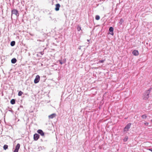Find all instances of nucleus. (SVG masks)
<instances>
[{
  "mask_svg": "<svg viewBox=\"0 0 152 152\" xmlns=\"http://www.w3.org/2000/svg\"><path fill=\"white\" fill-rule=\"evenodd\" d=\"M40 80V77L39 75L36 76L34 80V83H37Z\"/></svg>",
  "mask_w": 152,
  "mask_h": 152,
  "instance_id": "nucleus-3",
  "label": "nucleus"
},
{
  "mask_svg": "<svg viewBox=\"0 0 152 152\" xmlns=\"http://www.w3.org/2000/svg\"><path fill=\"white\" fill-rule=\"evenodd\" d=\"M141 117L143 119H146L147 118V116L146 115H142Z\"/></svg>",
  "mask_w": 152,
  "mask_h": 152,
  "instance_id": "nucleus-15",
  "label": "nucleus"
},
{
  "mask_svg": "<svg viewBox=\"0 0 152 152\" xmlns=\"http://www.w3.org/2000/svg\"><path fill=\"white\" fill-rule=\"evenodd\" d=\"M39 54H40L41 55H43L44 54V51L39 52Z\"/></svg>",
  "mask_w": 152,
  "mask_h": 152,
  "instance_id": "nucleus-24",
  "label": "nucleus"
},
{
  "mask_svg": "<svg viewBox=\"0 0 152 152\" xmlns=\"http://www.w3.org/2000/svg\"><path fill=\"white\" fill-rule=\"evenodd\" d=\"M77 30L78 31H80L81 30V28L79 26H78L77 27Z\"/></svg>",
  "mask_w": 152,
  "mask_h": 152,
  "instance_id": "nucleus-21",
  "label": "nucleus"
},
{
  "mask_svg": "<svg viewBox=\"0 0 152 152\" xmlns=\"http://www.w3.org/2000/svg\"><path fill=\"white\" fill-rule=\"evenodd\" d=\"M56 116V113H53L48 116V118L49 119H52L54 118H55Z\"/></svg>",
  "mask_w": 152,
  "mask_h": 152,
  "instance_id": "nucleus-7",
  "label": "nucleus"
},
{
  "mask_svg": "<svg viewBox=\"0 0 152 152\" xmlns=\"http://www.w3.org/2000/svg\"><path fill=\"white\" fill-rule=\"evenodd\" d=\"M53 2H52V5H53Z\"/></svg>",
  "mask_w": 152,
  "mask_h": 152,
  "instance_id": "nucleus-29",
  "label": "nucleus"
},
{
  "mask_svg": "<svg viewBox=\"0 0 152 152\" xmlns=\"http://www.w3.org/2000/svg\"><path fill=\"white\" fill-rule=\"evenodd\" d=\"M60 7V5L59 4H57L56 5V7L55 8V10L56 11H58L59 10V8Z\"/></svg>",
  "mask_w": 152,
  "mask_h": 152,
  "instance_id": "nucleus-6",
  "label": "nucleus"
},
{
  "mask_svg": "<svg viewBox=\"0 0 152 152\" xmlns=\"http://www.w3.org/2000/svg\"><path fill=\"white\" fill-rule=\"evenodd\" d=\"M10 103L12 104H14L15 103V100L14 99H12L10 101Z\"/></svg>",
  "mask_w": 152,
  "mask_h": 152,
  "instance_id": "nucleus-12",
  "label": "nucleus"
},
{
  "mask_svg": "<svg viewBox=\"0 0 152 152\" xmlns=\"http://www.w3.org/2000/svg\"><path fill=\"white\" fill-rule=\"evenodd\" d=\"M59 62H60V63L61 64H63V63L62 62V61H61V60H60L59 61Z\"/></svg>",
  "mask_w": 152,
  "mask_h": 152,
  "instance_id": "nucleus-26",
  "label": "nucleus"
},
{
  "mask_svg": "<svg viewBox=\"0 0 152 152\" xmlns=\"http://www.w3.org/2000/svg\"><path fill=\"white\" fill-rule=\"evenodd\" d=\"M20 147V144L19 143L17 144L15 147V149L18 150Z\"/></svg>",
  "mask_w": 152,
  "mask_h": 152,
  "instance_id": "nucleus-13",
  "label": "nucleus"
},
{
  "mask_svg": "<svg viewBox=\"0 0 152 152\" xmlns=\"http://www.w3.org/2000/svg\"><path fill=\"white\" fill-rule=\"evenodd\" d=\"M13 15H15L16 16H18L19 13L18 11L15 9H13L12 10L11 17Z\"/></svg>",
  "mask_w": 152,
  "mask_h": 152,
  "instance_id": "nucleus-1",
  "label": "nucleus"
},
{
  "mask_svg": "<svg viewBox=\"0 0 152 152\" xmlns=\"http://www.w3.org/2000/svg\"><path fill=\"white\" fill-rule=\"evenodd\" d=\"M151 122L152 123V119L151 121Z\"/></svg>",
  "mask_w": 152,
  "mask_h": 152,
  "instance_id": "nucleus-28",
  "label": "nucleus"
},
{
  "mask_svg": "<svg viewBox=\"0 0 152 152\" xmlns=\"http://www.w3.org/2000/svg\"><path fill=\"white\" fill-rule=\"evenodd\" d=\"M16 61L17 60L15 58H14L11 60V62L13 64L15 63Z\"/></svg>",
  "mask_w": 152,
  "mask_h": 152,
  "instance_id": "nucleus-10",
  "label": "nucleus"
},
{
  "mask_svg": "<svg viewBox=\"0 0 152 152\" xmlns=\"http://www.w3.org/2000/svg\"><path fill=\"white\" fill-rule=\"evenodd\" d=\"M131 125V123L128 124L124 128V131H128L130 128Z\"/></svg>",
  "mask_w": 152,
  "mask_h": 152,
  "instance_id": "nucleus-2",
  "label": "nucleus"
},
{
  "mask_svg": "<svg viewBox=\"0 0 152 152\" xmlns=\"http://www.w3.org/2000/svg\"><path fill=\"white\" fill-rule=\"evenodd\" d=\"M15 41H12L11 43V45L12 46H13L15 45Z\"/></svg>",
  "mask_w": 152,
  "mask_h": 152,
  "instance_id": "nucleus-20",
  "label": "nucleus"
},
{
  "mask_svg": "<svg viewBox=\"0 0 152 152\" xmlns=\"http://www.w3.org/2000/svg\"><path fill=\"white\" fill-rule=\"evenodd\" d=\"M95 19L96 20H99L100 19V17L98 15H96L95 17Z\"/></svg>",
  "mask_w": 152,
  "mask_h": 152,
  "instance_id": "nucleus-18",
  "label": "nucleus"
},
{
  "mask_svg": "<svg viewBox=\"0 0 152 152\" xmlns=\"http://www.w3.org/2000/svg\"><path fill=\"white\" fill-rule=\"evenodd\" d=\"M113 28L112 27H110L109 29V31L110 32V34L112 35H113Z\"/></svg>",
  "mask_w": 152,
  "mask_h": 152,
  "instance_id": "nucleus-9",
  "label": "nucleus"
},
{
  "mask_svg": "<svg viewBox=\"0 0 152 152\" xmlns=\"http://www.w3.org/2000/svg\"><path fill=\"white\" fill-rule=\"evenodd\" d=\"M149 97V94H148L146 95H145L144 97V99H148V98Z\"/></svg>",
  "mask_w": 152,
  "mask_h": 152,
  "instance_id": "nucleus-11",
  "label": "nucleus"
},
{
  "mask_svg": "<svg viewBox=\"0 0 152 152\" xmlns=\"http://www.w3.org/2000/svg\"><path fill=\"white\" fill-rule=\"evenodd\" d=\"M39 137V135L37 134H35L34 135V140H37Z\"/></svg>",
  "mask_w": 152,
  "mask_h": 152,
  "instance_id": "nucleus-4",
  "label": "nucleus"
},
{
  "mask_svg": "<svg viewBox=\"0 0 152 152\" xmlns=\"http://www.w3.org/2000/svg\"><path fill=\"white\" fill-rule=\"evenodd\" d=\"M3 148L4 150H6L8 148V145H5L3 147Z\"/></svg>",
  "mask_w": 152,
  "mask_h": 152,
  "instance_id": "nucleus-16",
  "label": "nucleus"
},
{
  "mask_svg": "<svg viewBox=\"0 0 152 152\" xmlns=\"http://www.w3.org/2000/svg\"><path fill=\"white\" fill-rule=\"evenodd\" d=\"M18 150L15 149L13 152H18Z\"/></svg>",
  "mask_w": 152,
  "mask_h": 152,
  "instance_id": "nucleus-25",
  "label": "nucleus"
},
{
  "mask_svg": "<svg viewBox=\"0 0 152 152\" xmlns=\"http://www.w3.org/2000/svg\"><path fill=\"white\" fill-rule=\"evenodd\" d=\"M105 59H104L103 60H100L99 61L97 64L99 63H103L105 61Z\"/></svg>",
  "mask_w": 152,
  "mask_h": 152,
  "instance_id": "nucleus-19",
  "label": "nucleus"
},
{
  "mask_svg": "<svg viewBox=\"0 0 152 152\" xmlns=\"http://www.w3.org/2000/svg\"><path fill=\"white\" fill-rule=\"evenodd\" d=\"M124 20H123V19L121 18L120 19V21L119 22V23L120 24V25H121L124 22Z\"/></svg>",
  "mask_w": 152,
  "mask_h": 152,
  "instance_id": "nucleus-14",
  "label": "nucleus"
},
{
  "mask_svg": "<svg viewBox=\"0 0 152 152\" xmlns=\"http://www.w3.org/2000/svg\"><path fill=\"white\" fill-rule=\"evenodd\" d=\"M148 150L152 152V148L149 149Z\"/></svg>",
  "mask_w": 152,
  "mask_h": 152,
  "instance_id": "nucleus-27",
  "label": "nucleus"
},
{
  "mask_svg": "<svg viewBox=\"0 0 152 152\" xmlns=\"http://www.w3.org/2000/svg\"><path fill=\"white\" fill-rule=\"evenodd\" d=\"M37 132L41 136H44V133L43 132V131L41 129H39L37 130Z\"/></svg>",
  "mask_w": 152,
  "mask_h": 152,
  "instance_id": "nucleus-5",
  "label": "nucleus"
},
{
  "mask_svg": "<svg viewBox=\"0 0 152 152\" xmlns=\"http://www.w3.org/2000/svg\"><path fill=\"white\" fill-rule=\"evenodd\" d=\"M23 94V93L21 91H20L18 93V95L19 96H21Z\"/></svg>",
  "mask_w": 152,
  "mask_h": 152,
  "instance_id": "nucleus-17",
  "label": "nucleus"
},
{
  "mask_svg": "<svg viewBox=\"0 0 152 152\" xmlns=\"http://www.w3.org/2000/svg\"><path fill=\"white\" fill-rule=\"evenodd\" d=\"M128 139V137H126L124 138L123 140L124 142H126L127 141Z\"/></svg>",
  "mask_w": 152,
  "mask_h": 152,
  "instance_id": "nucleus-22",
  "label": "nucleus"
},
{
  "mask_svg": "<svg viewBox=\"0 0 152 152\" xmlns=\"http://www.w3.org/2000/svg\"><path fill=\"white\" fill-rule=\"evenodd\" d=\"M144 124L146 126H148L149 124V123L146 121H145V122H144Z\"/></svg>",
  "mask_w": 152,
  "mask_h": 152,
  "instance_id": "nucleus-23",
  "label": "nucleus"
},
{
  "mask_svg": "<svg viewBox=\"0 0 152 152\" xmlns=\"http://www.w3.org/2000/svg\"><path fill=\"white\" fill-rule=\"evenodd\" d=\"M88 41H89V40H88Z\"/></svg>",
  "mask_w": 152,
  "mask_h": 152,
  "instance_id": "nucleus-30",
  "label": "nucleus"
},
{
  "mask_svg": "<svg viewBox=\"0 0 152 152\" xmlns=\"http://www.w3.org/2000/svg\"><path fill=\"white\" fill-rule=\"evenodd\" d=\"M132 53L134 55L136 56H138L139 54L138 51L137 50H134L132 52Z\"/></svg>",
  "mask_w": 152,
  "mask_h": 152,
  "instance_id": "nucleus-8",
  "label": "nucleus"
}]
</instances>
